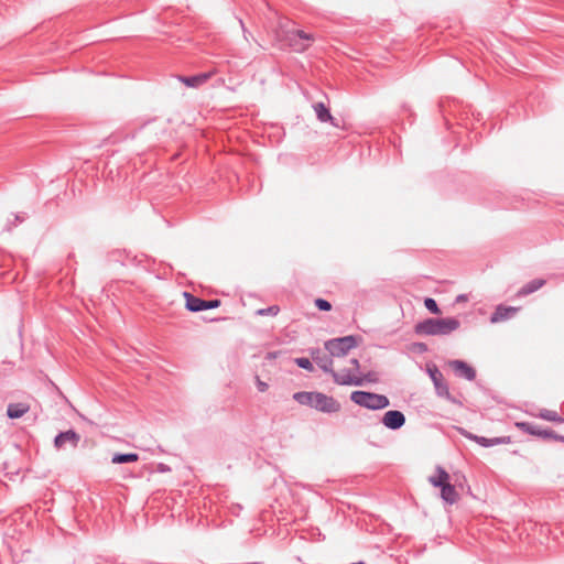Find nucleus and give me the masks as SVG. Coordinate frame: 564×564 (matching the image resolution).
Here are the masks:
<instances>
[{
  "label": "nucleus",
  "mask_w": 564,
  "mask_h": 564,
  "mask_svg": "<svg viewBox=\"0 0 564 564\" xmlns=\"http://www.w3.org/2000/svg\"><path fill=\"white\" fill-rule=\"evenodd\" d=\"M293 399L302 404L319 412L332 414L340 411V403L333 397L322 392L300 391L293 394Z\"/></svg>",
  "instance_id": "obj_1"
},
{
  "label": "nucleus",
  "mask_w": 564,
  "mask_h": 564,
  "mask_svg": "<svg viewBox=\"0 0 564 564\" xmlns=\"http://www.w3.org/2000/svg\"><path fill=\"white\" fill-rule=\"evenodd\" d=\"M460 327L455 317L426 318L414 326V333L420 336H447Z\"/></svg>",
  "instance_id": "obj_2"
},
{
  "label": "nucleus",
  "mask_w": 564,
  "mask_h": 564,
  "mask_svg": "<svg viewBox=\"0 0 564 564\" xmlns=\"http://www.w3.org/2000/svg\"><path fill=\"white\" fill-rule=\"evenodd\" d=\"M350 400L359 406L368 410H382L390 405V400L384 394L362 390L352 391Z\"/></svg>",
  "instance_id": "obj_3"
},
{
  "label": "nucleus",
  "mask_w": 564,
  "mask_h": 564,
  "mask_svg": "<svg viewBox=\"0 0 564 564\" xmlns=\"http://www.w3.org/2000/svg\"><path fill=\"white\" fill-rule=\"evenodd\" d=\"M357 336L348 335L344 337L333 338L325 341L324 347L333 357H344L352 348L357 347Z\"/></svg>",
  "instance_id": "obj_4"
},
{
  "label": "nucleus",
  "mask_w": 564,
  "mask_h": 564,
  "mask_svg": "<svg viewBox=\"0 0 564 564\" xmlns=\"http://www.w3.org/2000/svg\"><path fill=\"white\" fill-rule=\"evenodd\" d=\"M427 373L434 384L435 392L440 398H444L453 404L462 405V402L449 392L448 384L445 381L443 373L435 365L427 367Z\"/></svg>",
  "instance_id": "obj_5"
},
{
  "label": "nucleus",
  "mask_w": 564,
  "mask_h": 564,
  "mask_svg": "<svg viewBox=\"0 0 564 564\" xmlns=\"http://www.w3.org/2000/svg\"><path fill=\"white\" fill-rule=\"evenodd\" d=\"M184 297L186 300L185 307L189 312H202L206 310L217 308L220 305V300H203L197 297L188 292H184Z\"/></svg>",
  "instance_id": "obj_6"
},
{
  "label": "nucleus",
  "mask_w": 564,
  "mask_h": 564,
  "mask_svg": "<svg viewBox=\"0 0 564 564\" xmlns=\"http://www.w3.org/2000/svg\"><path fill=\"white\" fill-rule=\"evenodd\" d=\"M289 44L295 52H304L314 41V35L302 30L292 31L288 35Z\"/></svg>",
  "instance_id": "obj_7"
},
{
  "label": "nucleus",
  "mask_w": 564,
  "mask_h": 564,
  "mask_svg": "<svg viewBox=\"0 0 564 564\" xmlns=\"http://www.w3.org/2000/svg\"><path fill=\"white\" fill-rule=\"evenodd\" d=\"M381 423L387 429L397 431L405 424V415L399 410H389L383 414Z\"/></svg>",
  "instance_id": "obj_8"
},
{
  "label": "nucleus",
  "mask_w": 564,
  "mask_h": 564,
  "mask_svg": "<svg viewBox=\"0 0 564 564\" xmlns=\"http://www.w3.org/2000/svg\"><path fill=\"white\" fill-rule=\"evenodd\" d=\"M80 441V435L74 430H68L65 432L58 433L54 438V446L56 448H63L66 444H69L72 447L76 448Z\"/></svg>",
  "instance_id": "obj_9"
},
{
  "label": "nucleus",
  "mask_w": 564,
  "mask_h": 564,
  "mask_svg": "<svg viewBox=\"0 0 564 564\" xmlns=\"http://www.w3.org/2000/svg\"><path fill=\"white\" fill-rule=\"evenodd\" d=\"M334 381L339 386H362L364 378L354 376L350 373V370H341L340 372H336L333 370L330 373Z\"/></svg>",
  "instance_id": "obj_10"
},
{
  "label": "nucleus",
  "mask_w": 564,
  "mask_h": 564,
  "mask_svg": "<svg viewBox=\"0 0 564 564\" xmlns=\"http://www.w3.org/2000/svg\"><path fill=\"white\" fill-rule=\"evenodd\" d=\"M449 367L454 370L455 375L473 381L476 378L475 369L463 360H451Z\"/></svg>",
  "instance_id": "obj_11"
},
{
  "label": "nucleus",
  "mask_w": 564,
  "mask_h": 564,
  "mask_svg": "<svg viewBox=\"0 0 564 564\" xmlns=\"http://www.w3.org/2000/svg\"><path fill=\"white\" fill-rule=\"evenodd\" d=\"M312 355V359L313 361L324 371V372H327V373H332L334 368H333V356H330L329 354H325L323 351H321L319 349H316V350H313L311 352Z\"/></svg>",
  "instance_id": "obj_12"
},
{
  "label": "nucleus",
  "mask_w": 564,
  "mask_h": 564,
  "mask_svg": "<svg viewBox=\"0 0 564 564\" xmlns=\"http://www.w3.org/2000/svg\"><path fill=\"white\" fill-rule=\"evenodd\" d=\"M518 307L513 306H506V305H498L495 310V312L490 316L491 323H499L502 321L510 319L514 316V314L518 312Z\"/></svg>",
  "instance_id": "obj_13"
},
{
  "label": "nucleus",
  "mask_w": 564,
  "mask_h": 564,
  "mask_svg": "<svg viewBox=\"0 0 564 564\" xmlns=\"http://www.w3.org/2000/svg\"><path fill=\"white\" fill-rule=\"evenodd\" d=\"M313 109L316 113V118L321 122H329L333 127L338 128V121L330 115L329 109L325 106L324 102H315L313 105Z\"/></svg>",
  "instance_id": "obj_14"
},
{
  "label": "nucleus",
  "mask_w": 564,
  "mask_h": 564,
  "mask_svg": "<svg viewBox=\"0 0 564 564\" xmlns=\"http://www.w3.org/2000/svg\"><path fill=\"white\" fill-rule=\"evenodd\" d=\"M516 426L524 433H528L530 435H534V436H538L541 438H547L545 433H549V430H550V429H542L540 425H538L535 423H531V422H517Z\"/></svg>",
  "instance_id": "obj_15"
},
{
  "label": "nucleus",
  "mask_w": 564,
  "mask_h": 564,
  "mask_svg": "<svg viewBox=\"0 0 564 564\" xmlns=\"http://www.w3.org/2000/svg\"><path fill=\"white\" fill-rule=\"evenodd\" d=\"M31 406L26 402L9 403L7 408V415L9 419H20L30 411Z\"/></svg>",
  "instance_id": "obj_16"
},
{
  "label": "nucleus",
  "mask_w": 564,
  "mask_h": 564,
  "mask_svg": "<svg viewBox=\"0 0 564 564\" xmlns=\"http://www.w3.org/2000/svg\"><path fill=\"white\" fill-rule=\"evenodd\" d=\"M460 433L467 437L468 440H473L475 442H477L479 445L484 446V447H490V446H494V445H498V444H503L505 443V438L503 437H494V438H487V437H484V436H478V435H474L469 432H466L465 430H460Z\"/></svg>",
  "instance_id": "obj_17"
},
{
  "label": "nucleus",
  "mask_w": 564,
  "mask_h": 564,
  "mask_svg": "<svg viewBox=\"0 0 564 564\" xmlns=\"http://www.w3.org/2000/svg\"><path fill=\"white\" fill-rule=\"evenodd\" d=\"M213 74L214 72H206L194 76H182L180 77V80L188 87H199L206 83L213 76Z\"/></svg>",
  "instance_id": "obj_18"
},
{
  "label": "nucleus",
  "mask_w": 564,
  "mask_h": 564,
  "mask_svg": "<svg viewBox=\"0 0 564 564\" xmlns=\"http://www.w3.org/2000/svg\"><path fill=\"white\" fill-rule=\"evenodd\" d=\"M441 498L444 502L448 505H454L458 501V492L455 487L447 481L444 486L441 487Z\"/></svg>",
  "instance_id": "obj_19"
},
{
  "label": "nucleus",
  "mask_w": 564,
  "mask_h": 564,
  "mask_svg": "<svg viewBox=\"0 0 564 564\" xmlns=\"http://www.w3.org/2000/svg\"><path fill=\"white\" fill-rule=\"evenodd\" d=\"M544 279H533L525 283L517 293L518 296H527L540 290L545 284Z\"/></svg>",
  "instance_id": "obj_20"
},
{
  "label": "nucleus",
  "mask_w": 564,
  "mask_h": 564,
  "mask_svg": "<svg viewBox=\"0 0 564 564\" xmlns=\"http://www.w3.org/2000/svg\"><path fill=\"white\" fill-rule=\"evenodd\" d=\"M449 480L448 473L441 466L436 467V475L431 476L429 481L432 486L441 488Z\"/></svg>",
  "instance_id": "obj_21"
},
{
  "label": "nucleus",
  "mask_w": 564,
  "mask_h": 564,
  "mask_svg": "<svg viewBox=\"0 0 564 564\" xmlns=\"http://www.w3.org/2000/svg\"><path fill=\"white\" fill-rule=\"evenodd\" d=\"M139 459V455L137 453H116L112 458V464H128L133 463Z\"/></svg>",
  "instance_id": "obj_22"
},
{
  "label": "nucleus",
  "mask_w": 564,
  "mask_h": 564,
  "mask_svg": "<svg viewBox=\"0 0 564 564\" xmlns=\"http://www.w3.org/2000/svg\"><path fill=\"white\" fill-rule=\"evenodd\" d=\"M536 416L550 422L564 423V417H562L556 411L549 409L540 410Z\"/></svg>",
  "instance_id": "obj_23"
},
{
  "label": "nucleus",
  "mask_w": 564,
  "mask_h": 564,
  "mask_svg": "<svg viewBox=\"0 0 564 564\" xmlns=\"http://www.w3.org/2000/svg\"><path fill=\"white\" fill-rule=\"evenodd\" d=\"M424 306L432 314H436V315L441 314V310H440L436 301L434 299H432V297H426L424 300Z\"/></svg>",
  "instance_id": "obj_24"
},
{
  "label": "nucleus",
  "mask_w": 564,
  "mask_h": 564,
  "mask_svg": "<svg viewBox=\"0 0 564 564\" xmlns=\"http://www.w3.org/2000/svg\"><path fill=\"white\" fill-rule=\"evenodd\" d=\"M294 362L296 364L297 367L305 369L307 371L314 370L313 364L308 358L299 357V358H295Z\"/></svg>",
  "instance_id": "obj_25"
},
{
  "label": "nucleus",
  "mask_w": 564,
  "mask_h": 564,
  "mask_svg": "<svg viewBox=\"0 0 564 564\" xmlns=\"http://www.w3.org/2000/svg\"><path fill=\"white\" fill-rule=\"evenodd\" d=\"M279 312H280V307L278 305H271L269 307L258 310L257 311V315H260V316H265V315L275 316V315L279 314Z\"/></svg>",
  "instance_id": "obj_26"
},
{
  "label": "nucleus",
  "mask_w": 564,
  "mask_h": 564,
  "mask_svg": "<svg viewBox=\"0 0 564 564\" xmlns=\"http://www.w3.org/2000/svg\"><path fill=\"white\" fill-rule=\"evenodd\" d=\"M315 306L319 310V311H324V312H328L332 310V304L330 302H328L327 300L325 299H322V297H318L315 300Z\"/></svg>",
  "instance_id": "obj_27"
},
{
  "label": "nucleus",
  "mask_w": 564,
  "mask_h": 564,
  "mask_svg": "<svg viewBox=\"0 0 564 564\" xmlns=\"http://www.w3.org/2000/svg\"><path fill=\"white\" fill-rule=\"evenodd\" d=\"M545 435L550 440H554V441L564 443V435H560V434L555 433L553 430H549V433H545Z\"/></svg>",
  "instance_id": "obj_28"
},
{
  "label": "nucleus",
  "mask_w": 564,
  "mask_h": 564,
  "mask_svg": "<svg viewBox=\"0 0 564 564\" xmlns=\"http://www.w3.org/2000/svg\"><path fill=\"white\" fill-rule=\"evenodd\" d=\"M257 388L260 392H264L268 390L269 386L267 382H263L257 377Z\"/></svg>",
  "instance_id": "obj_29"
},
{
  "label": "nucleus",
  "mask_w": 564,
  "mask_h": 564,
  "mask_svg": "<svg viewBox=\"0 0 564 564\" xmlns=\"http://www.w3.org/2000/svg\"><path fill=\"white\" fill-rule=\"evenodd\" d=\"M158 470L161 471V473H166V471H170L171 468H170V466H167V465H165L163 463H160L158 465Z\"/></svg>",
  "instance_id": "obj_30"
},
{
  "label": "nucleus",
  "mask_w": 564,
  "mask_h": 564,
  "mask_svg": "<svg viewBox=\"0 0 564 564\" xmlns=\"http://www.w3.org/2000/svg\"><path fill=\"white\" fill-rule=\"evenodd\" d=\"M350 364H351L354 370L359 371L360 364H359V360L357 358L350 359Z\"/></svg>",
  "instance_id": "obj_31"
},
{
  "label": "nucleus",
  "mask_w": 564,
  "mask_h": 564,
  "mask_svg": "<svg viewBox=\"0 0 564 564\" xmlns=\"http://www.w3.org/2000/svg\"><path fill=\"white\" fill-rule=\"evenodd\" d=\"M467 300H468V296H467L466 294H459V295L456 297L455 302H456V303H460V302H466Z\"/></svg>",
  "instance_id": "obj_32"
},
{
  "label": "nucleus",
  "mask_w": 564,
  "mask_h": 564,
  "mask_svg": "<svg viewBox=\"0 0 564 564\" xmlns=\"http://www.w3.org/2000/svg\"><path fill=\"white\" fill-rule=\"evenodd\" d=\"M24 220V217L20 216V215H15V221L17 223H22Z\"/></svg>",
  "instance_id": "obj_33"
},
{
  "label": "nucleus",
  "mask_w": 564,
  "mask_h": 564,
  "mask_svg": "<svg viewBox=\"0 0 564 564\" xmlns=\"http://www.w3.org/2000/svg\"><path fill=\"white\" fill-rule=\"evenodd\" d=\"M364 378V382L367 380V381H373V379H371V373H368L367 376L362 377Z\"/></svg>",
  "instance_id": "obj_34"
}]
</instances>
